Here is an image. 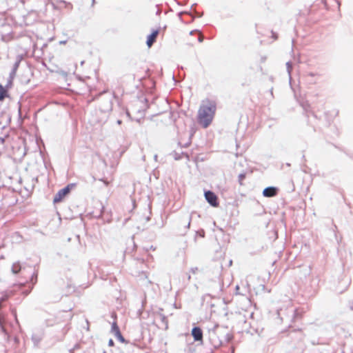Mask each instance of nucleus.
<instances>
[{
	"label": "nucleus",
	"instance_id": "20e7f679",
	"mask_svg": "<svg viewBox=\"0 0 353 353\" xmlns=\"http://www.w3.org/2000/svg\"><path fill=\"white\" fill-rule=\"evenodd\" d=\"M159 34V30H154L152 32V33L150 35L148 36L146 43H147V46L148 48H150L153 45V43L156 41Z\"/></svg>",
	"mask_w": 353,
	"mask_h": 353
},
{
	"label": "nucleus",
	"instance_id": "4468645a",
	"mask_svg": "<svg viewBox=\"0 0 353 353\" xmlns=\"http://www.w3.org/2000/svg\"><path fill=\"white\" fill-rule=\"evenodd\" d=\"M104 207H102V211H101V216L103 218L104 217Z\"/></svg>",
	"mask_w": 353,
	"mask_h": 353
},
{
	"label": "nucleus",
	"instance_id": "f257e3e1",
	"mask_svg": "<svg viewBox=\"0 0 353 353\" xmlns=\"http://www.w3.org/2000/svg\"><path fill=\"white\" fill-rule=\"evenodd\" d=\"M216 109V103L212 101H208L200 107L198 112V122L203 128H206L210 125Z\"/></svg>",
	"mask_w": 353,
	"mask_h": 353
},
{
	"label": "nucleus",
	"instance_id": "0eeeda50",
	"mask_svg": "<svg viewBox=\"0 0 353 353\" xmlns=\"http://www.w3.org/2000/svg\"><path fill=\"white\" fill-rule=\"evenodd\" d=\"M8 96V90L0 84V101H3Z\"/></svg>",
	"mask_w": 353,
	"mask_h": 353
},
{
	"label": "nucleus",
	"instance_id": "ddd939ff",
	"mask_svg": "<svg viewBox=\"0 0 353 353\" xmlns=\"http://www.w3.org/2000/svg\"><path fill=\"white\" fill-rule=\"evenodd\" d=\"M108 345H109V346H110V347L114 346V341H113V340H112V339H110V340H109V341H108Z\"/></svg>",
	"mask_w": 353,
	"mask_h": 353
},
{
	"label": "nucleus",
	"instance_id": "f8f14e48",
	"mask_svg": "<svg viewBox=\"0 0 353 353\" xmlns=\"http://www.w3.org/2000/svg\"><path fill=\"white\" fill-rule=\"evenodd\" d=\"M198 39L199 42H202L203 41V36L201 33L199 34Z\"/></svg>",
	"mask_w": 353,
	"mask_h": 353
},
{
	"label": "nucleus",
	"instance_id": "1a4fd4ad",
	"mask_svg": "<svg viewBox=\"0 0 353 353\" xmlns=\"http://www.w3.org/2000/svg\"><path fill=\"white\" fill-rule=\"evenodd\" d=\"M21 270V265L19 262L14 263L12 265V272L14 274H17Z\"/></svg>",
	"mask_w": 353,
	"mask_h": 353
},
{
	"label": "nucleus",
	"instance_id": "f03ea898",
	"mask_svg": "<svg viewBox=\"0 0 353 353\" xmlns=\"http://www.w3.org/2000/svg\"><path fill=\"white\" fill-rule=\"evenodd\" d=\"M70 192V185L66 186L65 188L60 190L54 196L53 202L54 203H60L63 201L66 195H68Z\"/></svg>",
	"mask_w": 353,
	"mask_h": 353
},
{
	"label": "nucleus",
	"instance_id": "7ed1b4c3",
	"mask_svg": "<svg viewBox=\"0 0 353 353\" xmlns=\"http://www.w3.org/2000/svg\"><path fill=\"white\" fill-rule=\"evenodd\" d=\"M205 198L212 206H219L218 197L213 192L210 190L205 192Z\"/></svg>",
	"mask_w": 353,
	"mask_h": 353
},
{
	"label": "nucleus",
	"instance_id": "9d476101",
	"mask_svg": "<svg viewBox=\"0 0 353 353\" xmlns=\"http://www.w3.org/2000/svg\"><path fill=\"white\" fill-rule=\"evenodd\" d=\"M115 336L122 343L125 341V339L123 336H122L121 333L119 332V334H116Z\"/></svg>",
	"mask_w": 353,
	"mask_h": 353
},
{
	"label": "nucleus",
	"instance_id": "39448f33",
	"mask_svg": "<svg viewBox=\"0 0 353 353\" xmlns=\"http://www.w3.org/2000/svg\"><path fill=\"white\" fill-rule=\"evenodd\" d=\"M192 335L196 341H203V332L201 329L199 327H195L192 330Z\"/></svg>",
	"mask_w": 353,
	"mask_h": 353
},
{
	"label": "nucleus",
	"instance_id": "423d86ee",
	"mask_svg": "<svg viewBox=\"0 0 353 353\" xmlns=\"http://www.w3.org/2000/svg\"><path fill=\"white\" fill-rule=\"evenodd\" d=\"M277 194V189L274 187H268L263 190V194L266 197H272Z\"/></svg>",
	"mask_w": 353,
	"mask_h": 353
},
{
	"label": "nucleus",
	"instance_id": "2eb2a0df",
	"mask_svg": "<svg viewBox=\"0 0 353 353\" xmlns=\"http://www.w3.org/2000/svg\"><path fill=\"white\" fill-rule=\"evenodd\" d=\"M101 181L104 183V184L105 185H108L110 184V183L108 181H105V180H101Z\"/></svg>",
	"mask_w": 353,
	"mask_h": 353
},
{
	"label": "nucleus",
	"instance_id": "6e6552de",
	"mask_svg": "<svg viewBox=\"0 0 353 353\" xmlns=\"http://www.w3.org/2000/svg\"><path fill=\"white\" fill-rule=\"evenodd\" d=\"M111 331L114 334V336L121 332L117 321H114L112 323Z\"/></svg>",
	"mask_w": 353,
	"mask_h": 353
},
{
	"label": "nucleus",
	"instance_id": "9b49d317",
	"mask_svg": "<svg viewBox=\"0 0 353 353\" xmlns=\"http://www.w3.org/2000/svg\"><path fill=\"white\" fill-rule=\"evenodd\" d=\"M8 297L9 296L8 295H5L0 299V301H1L2 303L4 302L8 299Z\"/></svg>",
	"mask_w": 353,
	"mask_h": 353
},
{
	"label": "nucleus",
	"instance_id": "dca6fc26",
	"mask_svg": "<svg viewBox=\"0 0 353 353\" xmlns=\"http://www.w3.org/2000/svg\"><path fill=\"white\" fill-rule=\"evenodd\" d=\"M352 310H353V305L352 306Z\"/></svg>",
	"mask_w": 353,
	"mask_h": 353
}]
</instances>
